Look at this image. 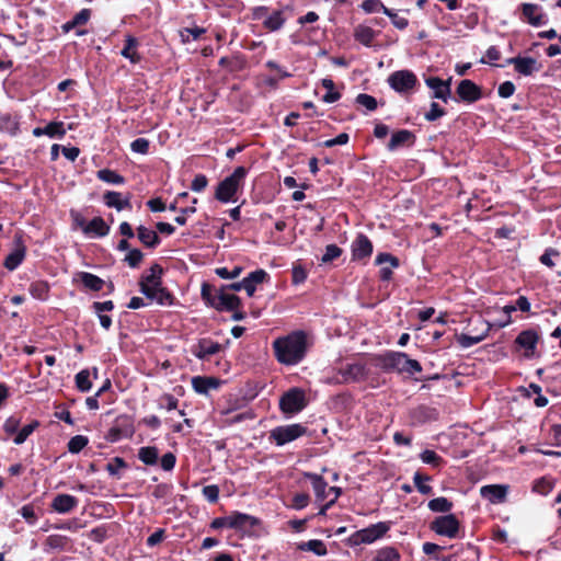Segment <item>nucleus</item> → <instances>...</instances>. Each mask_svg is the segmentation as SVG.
<instances>
[{"mask_svg":"<svg viewBox=\"0 0 561 561\" xmlns=\"http://www.w3.org/2000/svg\"><path fill=\"white\" fill-rule=\"evenodd\" d=\"M310 346L309 337L304 331H294L273 342L276 359L286 366L299 364Z\"/></svg>","mask_w":561,"mask_h":561,"instance_id":"1","label":"nucleus"},{"mask_svg":"<svg viewBox=\"0 0 561 561\" xmlns=\"http://www.w3.org/2000/svg\"><path fill=\"white\" fill-rule=\"evenodd\" d=\"M161 274L160 265H152L141 277L140 290L147 298L156 300L159 305L171 304V295L161 285Z\"/></svg>","mask_w":561,"mask_h":561,"instance_id":"2","label":"nucleus"},{"mask_svg":"<svg viewBox=\"0 0 561 561\" xmlns=\"http://www.w3.org/2000/svg\"><path fill=\"white\" fill-rule=\"evenodd\" d=\"M247 174L248 170L244 167L236 168L232 174L218 184L216 198L221 203L234 202V195L242 187Z\"/></svg>","mask_w":561,"mask_h":561,"instance_id":"3","label":"nucleus"},{"mask_svg":"<svg viewBox=\"0 0 561 561\" xmlns=\"http://www.w3.org/2000/svg\"><path fill=\"white\" fill-rule=\"evenodd\" d=\"M381 366L385 369H393L399 373L414 375L421 373V364L408 357L407 354L400 352H391L381 357Z\"/></svg>","mask_w":561,"mask_h":561,"instance_id":"4","label":"nucleus"},{"mask_svg":"<svg viewBox=\"0 0 561 561\" xmlns=\"http://www.w3.org/2000/svg\"><path fill=\"white\" fill-rule=\"evenodd\" d=\"M308 404L307 396L301 388H290L279 399V409L287 416L302 411Z\"/></svg>","mask_w":561,"mask_h":561,"instance_id":"5","label":"nucleus"},{"mask_svg":"<svg viewBox=\"0 0 561 561\" xmlns=\"http://www.w3.org/2000/svg\"><path fill=\"white\" fill-rule=\"evenodd\" d=\"M307 428L301 424L280 425L270 432L268 439L277 446H284L304 436Z\"/></svg>","mask_w":561,"mask_h":561,"instance_id":"6","label":"nucleus"},{"mask_svg":"<svg viewBox=\"0 0 561 561\" xmlns=\"http://www.w3.org/2000/svg\"><path fill=\"white\" fill-rule=\"evenodd\" d=\"M540 336L537 331L533 329L522 331L516 340L515 344L518 350L523 351L525 358L531 359L538 356V342Z\"/></svg>","mask_w":561,"mask_h":561,"instance_id":"7","label":"nucleus"},{"mask_svg":"<svg viewBox=\"0 0 561 561\" xmlns=\"http://www.w3.org/2000/svg\"><path fill=\"white\" fill-rule=\"evenodd\" d=\"M388 530L389 525L380 522L356 531L352 535L351 541L353 545L373 543L377 539L381 538Z\"/></svg>","mask_w":561,"mask_h":561,"instance_id":"8","label":"nucleus"},{"mask_svg":"<svg viewBox=\"0 0 561 561\" xmlns=\"http://www.w3.org/2000/svg\"><path fill=\"white\" fill-rule=\"evenodd\" d=\"M431 528L437 535L445 536L448 538H456L459 531V522L455 515L448 514L436 517L433 520Z\"/></svg>","mask_w":561,"mask_h":561,"instance_id":"9","label":"nucleus"},{"mask_svg":"<svg viewBox=\"0 0 561 561\" xmlns=\"http://www.w3.org/2000/svg\"><path fill=\"white\" fill-rule=\"evenodd\" d=\"M416 81V76L410 70L396 71L388 78L390 87L400 93L412 90Z\"/></svg>","mask_w":561,"mask_h":561,"instance_id":"10","label":"nucleus"},{"mask_svg":"<svg viewBox=\"0 0 561 561\" xmlns=\"http://www.w3.org/2000/svg\"><path fill=\"white\" fill-rule=\"evenodd\" d=\"M523 20L533 26L539 27L548 23V16L542 8L534 3L522 4Z\"/></svg>","mask_w":561,"mask_h":561,"instance_id":"11","label":"nucleus"},{"mask_svg":"<svg viewBox=\"0 0 561 561\" xmlns=\"http://www.w3.org/2000/svg\"><path fill=\"white\" fill-rule=\"evenodd\" d=\"M477 322L480 324L481 327V332L479 334H474V335H470V334H460L458 337H457V341L458 343L460 344L461 347L463 348H468V347H471L478 343H480L481 341H483L491 328H492V324L485 320H483L481 317H479L477 319Z\"/></svg>","mask_w":561,"mask_h":561,"instance_id":"12","label":"nucleus"},{"mask_svg":"<svg viewBox=\"0 0 561 561\" xmlns=\"http://www.w3.org/2000/svg\"><path fill=\"white\" fill-rule=\"evenodd\" d=\"M508 64L513 65L515 71L522 76H531L539 71L540 65L533 57H513L507 60Z\"/></svg>","mask_w":561,"mask_h":561,"instance_id":"13","label":"nucleus"},{"mask_svg":"<svg viewBox=\"0 0 561 561\" xmlns=\"http://www.w3.org/2000/svg\"><path fill=\"white\" fill-rule=\"evenodd\" d=\"M240 298L233 294L228 293L221 288L216 293V299L213 301V307L217 310H236L240 307Z\"/></svg>","mask_w":561,"mask_h":561,"instance_id":"14","label":"nucleus"},{"mask_svg":"<svg viewBox=\"0 0 561 561\" xmlns=\"http://www.w3.org/2000/svg\"><path fill=\"white\" fill-rule=\"evenodd\" d=\"M457 94L468 103H473L482 98L481 89L471 80H462L458 84Z\"/></svg>","mask_w":561,"mask_h":561,"instance_id":"15","label":"nucleus"},{"mask_svg":"<svg viewBox=\"0 0 561 561\" xmlns=\"http://www.w3.org/2000/svg\"><path fill=\"white\" fill-rule=\"evenodd\" d=\"M507 492L508 486L502 484H490L480 489L481 496L490 501L492 504L505 502Z\"/></svg>","mask_w":561,"mask_h":561,"instance_id":"16","label":"nucleus"},{"mask_svg":"<svg viewBox=\"0 0 561 561\" xmlns=\"http://www.w3.org/2000/svg\"><path fill=\"white\" fill-rule=\"evenodd\" d=\"M340 374L345 382L363 380L367 375V369L359 362L348 363L340 369Z\"/></svg>","mask_w":561,"mask_h":561,"instance_id":"17","label":"nucleus"},{"mask_svg":"<svg viewBox=\"0 0 561 561\" xmlns=\"http://www.w3.org/2000/svg\"><path fill=\"white\" fill-rule=\"evenodd\" d=\"M426 84L433 90V98L443 100L445 103L448 101L451 90L450 81H443L436 77H430L426 79Z\"/></svg>","mask_w":561,"mask_h":561,"instance_id":"18","label":"nucleus"},{"mask_svg":"<svg viewBox=\"0 0 561 561\" xmlns=\"http://www.w3.org/2000/svg\"><path fill=\"white\" fill-rule=\"evenodd\" d=\"M352 253L355 260L369 257L373 253V243L365 234H358L353 241Z\"/></svg>","mask_w":561,"mask_h":561,"instance_id":"19","label":"nucleus"},{"mask_svg":"<svg viewBox=\"0 0 561 561\" xmlns=\"http://www.w3.org/2000/svg\"><path fill=\"white\" fill-rule=\"evenodd\" d=\"M388 263L389 266H382L380 268V278L382 280H389L392 276V268H396L399 266V260L389 254V253H379L377 256H376V264L377 265H383Z\"/></svg>","mask_w":561,"mask_h":561,"instance_id":"20","label":"nucleus"},{"mask_svg":"<svg viewBox=\"0 0 561 561\" xmlns=\"http://www.w3.org/2000/svg\"><path fill=\"white\" fill-rule=\"evenodd\" d=\"M78 505V500L70 494H58L51 502V508L59 513L66 514L71 512Z\"/></svg>","mask_w":561,"mask_h":561,"instance_id":"21","label":"nucleus"},{"mask_svg":"<svg viewBox=\"0 0 561 561\" xmlns=\"http://www.w3.org/2000/svg\"><path fill=\"white\" fill-rule=\"evenodd\" d=\"M268 274L264 270H256L242 279L243 289L249 297H252L256 290V285L262 284Z\"/></svg>","mask_w":561,"mask_h":561,"instance_id":"22","label":"nucleus"},{"mask_svg":"<svg viewBox=\"0 0 561 561\" xmlns=\"http://www.w3.org/2000/svg\"><path fill=\"white\" fill-rule=\"evenodd\" d=\"M226 522H228L229 528L244 529L248 527H252L256 523V519L251 515L234 512L226 516Z\"/></svg>","mask_w":561,"mask_h":561,"instance_id":"23","label":"nucleus"},{"mask_svg":"<svg viewBox=\"0 0 561 561\" xmlns=\"http://www.w3.org/2000/svg\"><path fill=\"white\" fill-rule=\"evenodd\" d=\"M110 232V226L101 217L93 218L84 226V233L90 237H105Z\"/></svg>","mask_w":561,"mask_h":561,"instance_id":"24","label":"nucleus"},{"mask_svg":"<svg viewBox=\"0 0 561 561\" xmlns=\"http://www.w3.org/2000/svg\"><path fill=\"white\" fill-rule=\"evenodd\" d=\"M25 257V247L18 241L15 248L7 255L4 266L9 271H14Z\"/></svg>","mask_w":561,"mask_h":561,"instance_id":"25","label":"nucleus"},{"mask_svg":"<svg viewBox=\"0 0 561 561\" xmlns=\"http://www.w3.org/2000/svg\"><path fill=\"white\" fill-rule=\"evenodd\" d=\"M139 43L137 38L131 35H127L125 38V46L121 51V55L128 59L133 64H137L140 61V55L137 51Z\"/></svg>","mask_w":561,"mask_h":561,"instance_id":"26","label":"nucleus"},{"mask_svg":"<svg viewBox=\"0 0 561 561\" xmlns=\"http://www.w3.org/2000/svg\"><path fill=\"white\" fill-rule=\"evenodd\" d=\"M104 202L106 206L113 207L118 211L131 206L128 196L123 198L121 193L114 191H110L104 194Z\"/></svg>","mask_w":561,"mask_h":561,"instance_id":"27","label":"nucleus"},{"mask_svg":"<svg viewBox=\"0 0 561 561\" xmlns=\"http://www.w3.org/2000/svg\"><path fill=\"white\" fill-rule=\"evenodd\" d=\"M221 346L217 342H213L210 340H202L199 341L198 345L196 346V350L194 354L196 357L201 359L208 358L209 356L218 353L220 351Z\"/></svg>","mask_w":561,"mask_h":561,"instance_id":"28","label":"nucleus"},{"mask_svg":"<svg viewBox=\"0 0 561 561\" xmlns=\"http://www.w3.org/2000/svg\"><path fill=\"white\" fill-rule=\"evenodd\" d=\"M305 478L309 479L313 491L316 493V496L323 501L328 497L327 490H328V483L327 481L319 474L306 472Z\"/></svg>","mask_w":561,"mask_h":561,"instance_id":"29","label":"nucleus"},{"mask_svg":"<svg viewBox=\"0 0 561 561\" xmlns=\"http://www.w3.org/2000/svg\"><path fill=\"white\" fill-rule=\"evenodd\" d=\"M376 35L377 32L368 25L359 24L354 28V38L367 47L371 46Z\"/></svg>","mask_w":561,"mask_h":561,"instance_id":"30","label":"nucleus"},{"mask_svg":"<svg viewBox=\"0 0 561 561\" xmlns=\"http://www.w3.org/2000/svg\"><path fill=\"white\" fill-rule=\"evenodd\" d=\"M77 280L81 282L85 288L99 291L103 288L104 280L101 279L99 276L88 273V272H80L77 274Z\"/></svg>","mask_w":561,"mask_h":561,"instance_id":"31","label":"nucleus"},{"mask_svg":"<svg viewBox=\"0 0 561 561\" xmlns=\"http://www.w3.org/2000/svg\"><path fill=\"white\" fill-rule=\"evenodd\" d=\"M192 385L197 393H207L210 389H217L219 381L211 377H194Z\"/></svg>","mask_w":561,"mask_h":561,"instance_id":"32","label":"nucleus"},{"mask_svg":"<svg viewBox=\"0 0 561 561\" xmlns=\"http://www.w3.org/2000/svg\"><path fill=\"white\" fill-rule=\"evenodd\" d=\"M137 236L138 239L148 248H154L160 242V238L157 232L144 226H139L137 228Z\"/></svg>","mask_w":561,"mask_h":561,"instance_id":"33","label":"nucleus"},{"mask_svg":"<svg viewBox=\"0 0 561 561\" xmlns=\"http://www.w3.org/2000/svg\"><path fill=\"white\" fill-rule=\"evenodd\" d=\"M414 139V136L411 131L407 129L399 130L392 134L391 139L388 144L389 150H396L398 147L411 142Z\"/></svg>","mask_w":561,"mask_h":561,"instance_id":"34","label":"nucleus"},{"mask_svg":"<svg viewBox=\"0 0 561 561\" xmlns=\"http://www.w3.org/2000/svg\"><path fill=\"white\" fill-rule=\"evenodd\" d=\"M298 549L301 551H311L314 554L322 557L328 553L327 547L322 540L312 539L298 545Z\"/></svg>","mask_w":561,"mask_h":561,"instance_id":"35","label":"nucleus"},{"mask_svg":"<svg viewBox=\"0 0 561 561\" xmlns=\"http://www.w3.org/2000/svg\"><path fill=\"white\" fill-rule=\"evenodd\" d=\"M159 451L157 447L146 446L138 450V458L148 466H153L158 462Z\"/></svg>","mask_w":561,"mask_h":561,"instance_id":"36","label":"nucleus"},{"mask_svg":"<svg viewBox=\"0 0 561 561\" xmlns=\"http://www.w3.org/2000/svg\"><path fill=\"white\" fill-rule=\"evenodd\" d=\"M96 176L99 180L113 185H121L125 183V179L121 174L110 169L99 170Z\"/></svg>","mask_w":561,"mask_h":561,"instance_id":"37","label":"nucleus"},{"mask_svg":"<svg viewBox=\"0 0 561 561\" xmlns=\"http://www.w3.org/2000/svg\"><path fill=\"white\" fill-rule=\"evenodd\" d=\"M284 23H285V18L283 15V12L274 11L264 20L263 25L268 31L274 32V31H278L279 28H282Z\"/></svg>","mask_w":561,"mask_h":561,"instance_id":"38","label":"nucleus"},{"mask_svg":"<svg viewBox=\"0 0 561 561\" xmlns=\"http://www.w3.org/2000/svg\"><path fill=\"white\" fill-rule=\"evenodd\" d=\"M321 84L327 90V93L322 98L323 102L334 103L341 98V94L334 90L335 84H334L333 80H331L329 78H324L321 80Z\"/></svg>","mask_w":561,"mask_h":561,"instance_id":"39","label":"nucleus"},{"mask_svg":"<svg viewBox=\"0 0 561 561\" xmlns=\"http://www.w3.org/2000/svg\"><path fill=\"white\" fill-rule=\"evenodd\" d=\"M428 508L436 513H448L453 508V503L446 497H436L428 502Z\"/></svg>","mask_w":561,"mask_h":561,"instance_id":"40","label":"nucleus"},{"mask_svg":"<svg viewBox=\"0 0 561 561\" xmlns=\"http://www.w3.org/2000/svg\"><path fill=\"white\" fill-rule=\"evenodd\" d=\"M374 561H400V554L393 547H385L376 552Z\"/></svg>","mask_w":561,"mask_h":561,"instance_id":"41","label":"nucleus"},{"mask_svg":"<svg viewBox=\"0 0 561 561\" xmlns=\"http://www.w3.org/2000/svg\"><path fill=\"white\" fill-rule=\"evenodd\" d=\"M38 426V421H33L30 424L24 425L22 428H19L18 434L13 438L14 444H23Z\"/></svg>","mask_w":561,"mask_h":561,"instance_id":"42","label":"nucleus"},{"mask_svg":"<svg viewBox=\"0 0 561 561\" xmlns=\"http://www.w3.org/2000/svg\"><path fill=\"white\" fill-rule=\"evenodd\" d=\"M431 478L427 476H423L420 472H415L413 477V482L417 491L422 494H431L433 492V489L431 485H428L426 482L430 481Z\"/></svg>","mask_w":561,"mask_h":561,"instance_id":"43","label":"nucleus"},{"mask_svg":"<svg viewBox=\"0 0 561 561\" xmlns=\"http://www.w3.org/2000/svg\"><path fill=\"white\" fill-rule=\"evenodd\" d=\"M30 294L39 300H45L48 296V285L45 282H34L30 286Z\"/></svg>","mask_w":561,"mask_h":561,"instance_id":"44","label":"nucleus"},{"mask_svg":"<svg viewBox=\"0 0 561 561\" xmlns=\"http://www.w3.org/2000/svg\"><path fill=\"white\" fill-rule=\"evenodd\" d=\"M76 386L82 392H87L91 389L92 383L90 381V371L88 369H83L76 375Z\"/></svg>","mask_w":561,"mask_h":561,"instance_id":"45","label":"nucleus"},{"mask_svg":"<svg viewBox=\"0 0 561 561\" xmlns=\"http://www.w3.org/2000/svg\"><path fill=\"white\" fill-rule=\"evenodd\" d=\"M46 136L50 138H62L66 135L65 125L62 122H51L45 126Z\"/></svg>","mask_w":561,"mask_h":561,"instance_id":"46","label":"nucleus"},{"mask_svg":"<svg viewBox=\"0 0 561 561\" xmlns=\"http://www.w3.org/2000/svg\"><path fill=\"white\" fill-rule=\"evenodd\" d=\"M89 443V439L82 435H76L68 443V450L72 454L80 453Z\"/></svg>","mask_w":561,"mask_h":561,"instance_id":"47","label":"nucleus"},{"mask_svg":"<svg viewBox=\"0 0 561 561\" xmlns=\"http://www.w3.org/2000/svg\"><path fill=\"white\" fill-rule=\"evenodd\" d=\"M553 489V483L550 479L541 478L534 483L533 490L536 493L547 495Z\"/></svg>","mask_w":561,"mask_h":561,"instance_id":"48","label":"nucleus"},{"mask_svg":"<svg viewBox=\"0 0 561 561\" xmlns=\"http://www.w3.org/2000/svg\"><path fill=\"white\" fill-rule=\"evenodd\" d=\"M420 458L424 463L431 465L433 467H438L443 461L434 450L430 449L422 451Z\"/></svg>","mask_w":561,"mask_h":561,"instance_id":"49","label":"nucleus"},{"mask_svg":"<svg viewBox=\"0 0 561 561\" xmlns=\"http://www.w3.org/2000/svg\"><path fill=\"white\" fill-rule=\"evenodd\" d=\"M356 102L370 112L377 108V100L369 94H358L356 98Z\"/></svg>","mask_w":561,"mask_h":561,"instance_id":"50","label":"nucleus"},{"mask_svg":"<svg viewBox=\"0 0 561 561\" xmlns=\"http://www.w3.org/2000/svg\"><path fill=\"white\" fill-rule=\"evenodd\" d=\"M20 425H21V419L12 415L5 420V422L3 424V430L8 435H13V434L16 435L19 432Z\"/></svg>","mask_w":561,"mask_h":561,"instance_id":"51","label":"nucleus"},{"mask_svg":"<svg viewBox=\"0 0 561 561\" xmlns=\"http://www.w3.org/2000/svg\"><path fill=\"white\" fill-rule=\"evenodd\" d=\"M216 274L224 279H234L240 276L242 272V267L234 266L231 271L227 267H218L216 268Z\"/></svg>","mask_w":561,"mask_h":561,"instance_id":"52","label":"nucleus"},{"mask_svg":"<svg viewBox=\"0 0 561 561\" xmlns=\"http://www.w3.org/2000/svg\"><path fill=\"white\" fill-rule=\"evenodd\" d=\"M446 114L445 110L440 107L436 102L431 103L430 111L425 113L424 117L428 122H434Z\"/></svg>","mask_w":561,"mask_h":561,"instance_id":"53","label":"nucleus"},{"mask_svg":"<svg viewBox=\"0 0 561 561\" xmlns=\"http://www.w3.org/2000/svg\"><path fill=\"white\" fill-rule=\"evenodd\" d=\"M342 253V250L335 244H329L325 248L324 254L322 255L321 261L323 263L332 262L337 259Z\"/></svg>","mask_w":561,"mask_h":561,"instance_id":"54","label":"nucleus"},{"mask_svg":"<svg viewBox=\"0 0 561 561\" xmlns=\"http://www.w3.org/2000/svg\"><path fill=\"white\" fill-rule=\"evenodd\" d=\"M130 149L134 152L147 154L149 151V140L146 138H137L130 144Z\"/></svg>","mask_w":561,"mask_h":561,"instance_id":"55","label":"nucleus"},{"mask_svg":"<svg viewBox=\"0 0 561 561\" xmlns=\"http://www.w3.org/2000/svg\"><path fill=\"white\" fill-rule=\"evenodd\" d=\"M142 256L144 255L140 250L134 249L127 253L125 261L128 263L130 267H137L141 262Z\"/></svg>","mask_w":561,"mask_h":561,"instance_id":"56","label":"nucleus"},{"mask_svg":"<svg viewBox=\"0 0 561 561\" xmlns=\"http://www.w3.org/2000/svg\"><path fill=\"white\" fill-rule=\"evenodd\" d=\"M203 495L208 502L215 503L219 496V489L215 484L206 485L203 488Z\"/></svg>","mask_w":561,"mask_h":561,"instance_id":"57","label":"nucleus"},{"mask_svg":"<svg viewBox=\"0 0 561 561\" xmlns=\"http://www.w3.org/2000/svg\"><path fill=\"white\" fill-rule=\"evenodd\" d=\"M20 514L30 525H35V523L37 520V516L35 514L33 506H31V505L22 506L20 510Z\"/></svg>","mask_w":561,"mask_h":561,"instance_id":"58","label":"nucleus"},{"mask_svg":"<svg viewBox=\"0 0 561 561\" xmlns=\"http://www.w3.org/2000/svg\"><path fill=\"white\" fill-rule=\"evenodd\" d=\"M501 58V51L495 47L491 46L486 49L485 56L481 59L482 64H492Z\"/></svg>","mask_w":561,"mask_h":561,"instance_id":"59","label":"nucleus"},{"mask_svg":"<svg viewBox=\"0 0 561 561\" xmlns=\"http://www.w3.org/2000/svg\"><path fill=\"white\" fill-rule=\"evenodd\" d=\"M362 8L367 13H374L381 11L383 3L380 0H365L362 4Z\"/></svg>","mask_w":561,"mask_h":561,"instance_id":"60","label":"nucleus"},{"mask_svg":"<svg viewBox=\"0 0 561 561\" xmlns=\"http://www.w3.org/2000/svg\"><path fill=\"white\" fill-rule=\"evenodd\" d=\"M125 466V461L122 458L116 457L112 462L106 465V470L111 476H117L119 470Z\"/></svg>","mask_w":561,"mask_h":561,"instance_id":"61","label":"nucleus"},{"mask_svg":"<svg viewBox=\"0 0 561 561\" xmlns=\"http://www.w3.org/2000/svg\"><path fill=\"white\" fill-rule=\"evenodd\" d=\"M497 92L501 98L507 99L514 94L515 85L511 81H505L500 84Z\"/></svg>","mask_w":561,"mask_h":561,"instance_id":"62","label":"nucleus"},{"mask_svg":"<svg viewBox=\"0 0 561 561\" xmlns=\"http://www.w3.org/2000/svg\"><path fill=\"white\" fill-rule=\"evenodd\" d=\"M308 503L309 495L306 493H298L294 495L291 506L296 510H302L308 505Z\"/></svg>","mask_w":561,"mask_h":561,"instance_id":"63","label":"nucleus"},{"mask_svg":"<svg viewBox=\"0 0 561 561\" xmlns=\"http://www.w3.org/2000/svg\"><path fill=\"white\" fill-rule=\"evenodd\" d=\"M208 184V180L204 174H197L191 185L194 192H202Z\"/></svg>","mask_w":561,"mask_h":561,"instance_id":"64","label":"nucleus"}]
</instances>
